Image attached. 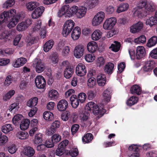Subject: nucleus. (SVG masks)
I'll return each instance as SVG.
<instances>
[{
	"label": "nucleus",
	"mask_w": 157,
	"mask_h": 157,
	"mask_svg": "<svg viewBox=\"0 0 157 157\" xmlns=\"http://www.w3.org/2000/svg\"><path fill=\"white\" fill-rule=\"evenodd\" d=\"M86 109L93 112L95 115L99 114L101 117L105 113V110L102 108H99L97 105L93 102H88L86 105Z\"/></svg>",
	"instance_id": "obj_1"
},
{
	"label": "nucleus",
	"mask_w": 157,
	"mask_h": 157,
	"mask_svg": "<svg viewBox=\"0 0 157 157\" xmlns=\"http://www.w3.org/2000/svg\"><path fill=\"white\" fill-rule=\"evenodd\" d=\"M16 13L14 9H11L8 11H4L0 15V24L4 22H7L10 21L11 16Z\"/></svg>",
	"instance_id": "obj_2"
},
{
	"label": "nucleus",
	"mask_w": 157,
	"mask_h": 157,
	"mask_svg": "<svg viewBox=\"0 0 157 157\" xmlns=\"http://www.w3.org/2000/svg\"><path fill=\"white\" fill-rule=\"evenodd\" d=\"M105 17V13L102 11H100L97 13L92 20V24L94 26H98L101 24Z\"/></svg>",
	"instance_id": "obj_3"
},
{
	"label": "nucleus",
	"mask_w": 157,
	"mask_h": 157,
	"mask_svg": "<svg viewBox=\"0 0 157 157\" xmlns=\"http://www.w3.org/2000/svg\"><path fill=\"white\" fill-rule=\"evenodd\" d=\"M71 14L69 6L68 5L63 6L58 12V15L59 17L63 16L66 18H69Z\"/></svg>",
	"instance_id": "obj_4"
},
{
	"label": "nucleus",
	"mask_w": 157,
	"mask_h": 157,
	"mask_svg": "<svg viewBox=\"0 0 157 157\" xmlns=\"http://www.w3.org/2000/svg\"><path fill=\"white\" fill-rule=\"evenodd\" d=\"M85 48L83 45L79 44L76 46L74 50V55L77 58H81L84 55Z\"/></svg>",
	"instance_id": "obj_5"
},
{
	"label": "nucleus",
	"mask_w": 157,
	"mask_h": 157,
	"mask_svg": "<svg viewBox=\"0 0 157 157\" xmlns=\"http://www.w3.org/2000/svg\"><path fill=\"white\" fill-rule=\"evenodd\" d=\"M32 23L31 20L28 19L25 21L19 23L16 26V29L20 32L23 31L26 29Z\"/></svg>",
	"instance_id": "obj_6"
},
{
	"label": "nucleus",
	"mask_w": 157,
	"mask_h": 157,
	"mask_svg": "<svg viewBox=\"0 0 157 157\" xmlns=\"http://www.w3.org/2000/svg\"><path fill=\"white\" fill-rule=\"evenodd\" d=\"M116 19L115 17H112L106 19L103 25L105 29H110L114 26L116 23Z\"/></svg>",
	"instance_id": "obj_7"
},
{
	"label": "nucleus",
	"mask_w": 157,
	"mask_h": 157,
	"mask_svg": "<svg viewBox=\"0 0 157 157\" xmlns=\"http://www.w3.org/2000/svg\"><path fill=\"white\" fill-rule=\"evenodd\" d=\"M36 71L38 73H40L43 71L45 67L44 63L40 59H36L34 61Z\"/></svg>",
	"instance_id": "obj_8"
},
{
	"label": "nucleus",
	"mask_w": 157,
	"mask_h": 157,
	"mask_svg": "<svg viewBox=\"0 0 157 157\" xmlns=\"http://www.w3.org/2000/svg\"><path fill=\"white\" fill-rule=\"evenodd\" d=\"M15 14L11 16L10 21L9 23L7 25L8 27L10 29L14 27L20 19L21 15L20 14H18L15 15Z\"/></svg>",
	"instance_id": "obj_9"
},
{
	"label": "nucleus",
	"mask_w": 157,
	"mask_h": 157,
	"mask_svg": "<svg viewBox=\"0 0 157 157\" xmlns=\"http://www.w3.org/2000/svg\"><path fill=\"white\" fill-rule=\"evenodd\" d=\"M35 82L36 87L39 89L44 88L46 85L45 80L41 75L37 76L36 77Z\"/></svg>",
	"instance_id": "obj_10"
},
{
	"label": "nucleus",
	"mask_w": 157,
	"mask_h": 157,
	"mask_svg": "<svg viewBox=\"0 0 157 157\" xmlns=\"http://www.w3.org/2000/svg\"><path fill=\"white\" fill-rule=\"evenodd\" d=\"M143 23L139 21L130 27V31L133 33L139 32L143 29Z\"/></svg>",
	"instance_id": "obj_11"
},
{
	"label": "nucleus",
	"mask_w": 157,
	"mask_h": 157,
	"mask_svg": "<svg viewBox=\"0 0 157 157\" xmlns=\"http://www.w3.org/2000/svg\"><path fill=\"white\" fill-rule=\"evenodd\" d=\"M128 150L131 151V154L129 155L130 157H138L140 154L138 151L139 149L137 145L132 144L128 147Z\"/></svg>",
	"instance_id": "obj_12"
},
{
	"label": "nucleus",
	"mask_w": 157,
	"mask_h": 157,
	"mask_svg": "<svg viewBox=\"0 0 157 157\" xmlns=\"http://www.w3.org/2000/svg\"><path fill=\"white\" fill-rule=\"evenodd\" d=\"M86 70L85 66L82 63H79L76 68V73L78 76H82L85 75Z\"/></svg>",
	"instance_id": "obj_13"
},
{
	"label": "nucleus",
	"mask_w": 157,
	"mask_h": 157,
	"mask_svg": "<svg viewBox=\"0 0 157 157\" xmlns=\"http://www.w3.org/2000/svg\"><path fill=\"white\" fill-rule=\"evenodd\" d=\"M68 107L67 101L65 99H62L59 101L57 105L58 110L60 111H63L66 110Z\"/></svg>",
	"instance_id": "obj_14"
},
{
	"label": "nucleus",
	"mask_w": 157,
	"mask_h": 157,
	"mask_svg": "<svg viewBox=\"0 0 157 157\" xmlns=\"http://www.w3.org/2000/svg\"><path fill=\"white\" fill-rule=\"evenodd\" d=\"M44 9V7L42 6L36 8L32 13V17L33 19H36L39 17L41 15Z\"/></svg>",
	"instance_id": "obj_15"
},
{
	"label": "nucleus",
	"mask_w": 157,
	"mask_h": 157,
	"mask_svg": "<svg viewBox=\"0 0 157 157\" xmlns=\"http://www.w3.org/2000/svg\"><path fill=\"white\" fill-rule=\"evenodd\" d=\"M136 50V56L137 59H140L145 56V49L144 47L139 46L137 47Z\"/></svg>",
	"instance_id": "obj_16"
},
{
	"label": "nucleus",
	"mask_w": 157,
	"mask_h": 157,
	"mask_svg": "<svg viewBox=\"0 0 157 157\" xmlns=\"http://www.w3.org/2000/svg\"><path fill=\"white\" fill-rule=\"evenodd\" d=\"M112 90L111 88H108L105 90L103 94V100L106 103L109 102L111 98Z\"/></svg>",
	"instance_id": "obj_17"
},
{
	"label": "nucleus",
	"mask_w": 157,
	"mask_h": 157,
	"mask_svg": "<svg viewBox=\"0 0 157 157\" xmlns=\"http://www.w3.org/2000/svg\"><path fill=\"white\" fill-rule=\"evenodd\" d=\"M27 62L26 59L21 57L16 59L13 63V66L15 67H19L23 66Z\"/></svg>",
	"instance_id": "obj_18"
},
{
	"label": "nucleus",
	"mask_w": 157,
	"mask_h": 157,
	"mask_svg": "<svg viewBox=\"0 0 157 157\" xmlns=\"http://www.w3.org/2000/svg\"><path fill=\"white\" fill-rule=\"evenodd\" d=\"M155 62L153 60H149L145 62V65L143 67V70L145 72L150 71L153 68Z\"/></svg>",
	"instance_id": "obj_19"
},
{
	"label": "nucleus",
	"mask_w": 157,
	"mask_h": 157,
	"mask_svg": "<svg viewBox=\"0 0 157 157\" xmlns=\"http://www.w3.org/2000/svg\"><path fill=\"white\" fill-rule=\"evenodd\" d=\"M97 80L99 86H104L106 82V78L105 75L101 73L98 74L97 77Z\"/></svg>",
	"instance_id": "obj_20"
},
{
	"label": "nucleus",
	"mask_w": 157,
	"mask_h": 157,
	"mask_svg": "<svg viewBox=\"0 0 157 157\" xmlns=\"http://www.w3.org/2000/svg\"><path fill=\"white\" fill-rule=\"evenodd\" d=\"M97 44L95 41H91L87 44V49L88 51L90 52H94L97 50Z\"/></svg>",
	"instance_id": "obj_21"
},
{
	"label": "nucleus",
	"mask_w": 157,
	"mask_h": 157,
	"mask_svg": "<svg viewBox=\"0 0 157 157\" xmlns=\"http://www.w3.org/2000/svg\"><path fill=\"white\" fill-rule=\"evenodd\" d=\"M81 34L80 28L78 27H75L72 31L71 37L74 40H77Z\"/></svg>",
	"instance_id": "obj_22"
},
{
	"label": "nucleus",
	"mask_w": 157,
	"mask_h": 157,
	"mask_svg": "<svg viewBox=\"0 0 157 157\" xmlns=\"http://www.w3.org/2000/svg\"><path fill=\"white\" fill-rule=\"evenodd\" d=\"M114 65L111 63H108L106 64L104 68L105 72L108 74H111L113 72Z\"/></svg>",
	"instance_id": "obj_23"
},
{
	"label": "nucleus",
	"mask_w": 157,
	"mask_h": 157,
	"mask_svg": "<svg viewBox=\"0 0 157 157\" xmlns=\"http://www.w3.org/2000/svg\"><path fill=\"white\" fill-rule=\"evenodd\" d=\"M70 100L71 102V104L74 108H76L79 104V101L75 95H72L70 98Z\"/></svg>",
	"instance_id": "obj_24"
},
{
	"label": "nucleus",
	"mask_w": 157,
	"mask_h": 157,
	"mask_svg": "<svg viewBox=\"0 0 157 157\" xmlns=\"http://www.w3.org/2000/svg\"><path fill=\"white\" fill-rule=\"evenodd\" d=\"M74 72V69L71 67H66L64 70V77L67 78H71Z\"/></svg>",
	"instance_id": "obj_25"
},
{
	"label": "nucleus",
	"mask_w": 157,
	"mask_h": 157,
	"mask_svg": "<svg viewBox=\"0 0 157 157\" xmlns=\"http://www.w3.org/2000/svg\"><path fill=\"white\" fill-rule=\"evenodd\" d=\"M87 11L86 8L84 6H82L78 9L76 15L78 18H81L84 17Z\"/></svg>",
	"instance_id": "obj_26"
},
{
	"label": "nucleus",
	"mask_w": 157,
	"mask_h": 157,
	"mask_svg": "<svg viewBox=\"0 0 157 157\" xmlns=\"http://www.w3.org/2000/svg\"><path fill=\"white\" fill-rule=\"evenodd\" d=\"M130 91L132 94H136L139 95L141 93V88L139 86L135 85L132 86L130 89Z\"/></svg>",
	"instance_id": "obj_27"
},
{
	"label": "nucleus",
	"mask_w": 157,
	"mask_h": 157,
	"mask_svg": "<svg viewBox=\"0 0 157 157\" xmlns=\"http://www.w3.org/2000/svg\"><path fill=\"white\" fill-rule=\"evenodd\" d=\"M38 98L36 97H33L30 99L27 103V105L32 108L36 106L38 103Z\"/></svg>",
	"instance_id": "obj_28"
},
{
	"label": "nucleus",
	"mask_w": 157,
	"mask_h": 157,
	"mask_svg": "<svg viewBox=\"0 0 157 157\" xmlns=\"http://www.w3.org/2000/svg\"><path fill=\"white\" fill-rule=\"evenodd\" d=\"M30 122V121L29 119H25L23 120L20 124V129L23 130L27 129L29 127Z\"/></svg>",
	"instance_id": "obj_29"
},
{
	"label": "nucleus",
	"mask_w": 157,
	"mask_h": 157,
	"mask_svg": "<svg viewBox=\"0 0 157 157\" xmlns=\"http://www.w3.org/2000/svg\"><path fill=\"white\" fill-rule=\"evenodd\" d=\"M101 37V32L99 30L94 31L91 35L92 39L94 40H98Z\"/></svg>",
	"instance_id": "obj_30"
},
{
	"label": "nucleus",
	"mask_w": 157,
	"mask_h": 157,
	"mask_svg": "<svg viewBox=\"0 0 157 157\" xmlns=\"http://www.w3.org/2000/svg\"><path fill=\"white\" fill-rule=\"evenodd\" d=\"M24 152L25 155L31 157L34 155L35 150L33 148L29 146L25 148Z\"/></svg>",
	"instance_id": "obj_31"
},
{
	"label": "nucleus",
	"mask_w": 157,
	"mask_h": 157,
	"mask_svg": "<svg viewBox=\"0 0 157 157\" xmlns=\"http://www.w3.org/2000/svg\"><path fill=\"white\" fill-rule=\"evenodd\" d=\"M14 128L13 125L11 124H6L2 127V131L5 133H7L12 131Z\"/></svg>",
	"instance_id": "obj_32"
},
{
	"label": "nucleus",
	"mask_w": 157,
	"mask_h": 157,
	"mask_svg": "<svg viewBox=\"0 0 157 157\" xmlns=\"http://www.w3.org/2000/svg\"><path fill=\"white\" fill-rule=\"evenodd\" d=\"M54 44V41L51 40L47 41L44 46V50L45 52H47L50 50Z\"/></svg>",
	"instance_id": "obj_33"
},
{
	"label": "nucleus",
	"mask_w": 157,
	"mask_h": 157,
	"mask_svg": "<svg viewBox=\"0 0 157 157\" xmlns=\"http://www.w3.org/2000/svg\"><path fill=\"white\" fill-rule=\"evenodd\" d=\"M157 43V36H154L151 37L148 41L147 46L150 48L155 46Z\"/></svg>",
	"instance_id": "obj_34"
},
{
	"label": "nucleus",
	"mask_w": 157,
	"mask_h": 157,
	"mask_svg": "<svg viewBox=\"0 0 157 157\" xmlns=\"http://www.w3.org/2000/svg\"><path fill=\"white\" fill-rule=\"evenodd\" d=\"M93 138V135L90 133H88L82 138V140L84 143H88L91 141Z\"/></svg>",
	"instance_id": "obj_35"
},
{
	"label": "nucleus",
	"mask_w": 157,
	"mask_h": 157,
	"mask_svg": "<svg viewBox=\"0 0 157 157\" xmlns=\"http://www.w3.org/2000/svg\"><path fill=\"white\" fill-rule=\"evenodd\" d=\"M146 23L147 25L151 26L157 23V17L152 16L147 19Z\"/></svg>",
	"instance_id": "obj_36"
},
{
	"label": "nucleus",
	"mask_w": 157,
	"mask_h": 157,
	"mask_svg": "<svg viewBox=\"0 0 157 157\" xmlns=\"http://www.w3.org/2000/svg\"><path fill=\"white\" fill-rule=\"evenodd\" d=\"M128 8V5L127 3L121 4L117 6V12L120 13L126 11Z\"/></svg>",
	"instance_id": "obj_37"
},
{
	"label": "nucleus",
	"mask_w": 157,
	"mask_h": 157,
	"mask_svg": "<svg viewBox=\"0 0 157 157\" xmlns=\"http://www.w3.org/2000/svg\"><path fill=\"white\" fill-rule=\"evenodd\" d=\"M138 98L135 96L130 97L127 101V104L129 106H132L136 104L138 101Z\"/></svg>",
	"instance_id": "obj_38"
},
{
	"label": "nucleus",
	"mask_w": 157,
	"mask_h": 157,
	"mask_svg": "<svg viewBox=\"0 0 157 157\" xmlns=\"http://www.w3.org/2000/svg\"><path fill=\"white\" fill-rule=\"evenodd\" d=\"M43 117L46 120L51 121L52 120L54 116L53 113L49 111H45L44 113Z\"/></svg>",
	"instance_id": "obj_39"
},
{
	"label": "nucleus",
	"mask_w": 157,
	"mask_h": 157,
	"mask_svg": "<svg viewBox=\"0 0 157 157\" xmlns=\"http://www.w3.org/2000/svg\"><path fill=\"white\" fill-rule=\"evenodd\" d=\"M42 135L39 133L36 134L33 141L34 144H38L42 142Z\"/></svg>",
	"instance_id": "obj_40"
},
{
	"label": "nucleus",
	"mask_w": 157,
	"mask_h": 157,
	"mask_svg": "<svg viewBox=\"0 0 157 157\" xmlns=\"http://www.w3.org/2000/svg\"><path fill=\"white\" fill-rule=\"evenodd\" d=\"M17 137L21 140H25L28 137V134L27 132L19 131L16 134Z\"/></svg>",
	"instance_id": "obj_41"
},
{
	"label": "nucleus",
	"mask_w": 157,
	"mask_h": 157,
	"mask_svg": "<svg viewBox=\"0 0 157 157\" xmlns=\"http://www.w3.org/2000/svg\"><path fill=\"white\" fill-rule=\"evenodd\" d=\"M120 44L119 42L115 41L114 44H111L109 48H111L112 50L113 51L117 52L120 49Z\"/></svg>",
	"instance_id": "obj_42"
},
{
	"label": "nucleus",
	"mask_w": 157,
	"mask_h": 157,
	"mask_svg": "<svg viewBox=\"0 0 157 157\" xmlns=\"http://www.w3.org/2000/svg\"><path fill=\"white\" fill-rule=\"evenodd\" d=\"M39 5L38 3L33 2L28 3L27 5V8L29 10H33Z\"/></svg>",
	"instance_id": "obj_43"
},
{
	"label": "nucleus",
	"mask_w": 157,
	"mask_h": 157,
	"mask_svg": "<svg viewBox=\"0 0 157 157\" xmlns=\"http://www.w3.org/2000/svg\"><path fill=\"white\" fill-rule=\"evenodd\" d=\"M23 116L21 114H18L15 115L14 117L12 119L13 124L15 125H17L20 122Z\"/></svg>",
	"instance_id": "obj_44"
},
{
	"label": "nucleus",
	"mask_w": 157,
	"mask_h": 157,
	"mask_svg": "<svg viewBox=\"0 0 157 157\" xmlns=\"http://www.w3.org/2000/svg\"><path fill=\"white\" fill-rule=\"evenodd\" d=\"M79 117L82 121H86L89 118V114L88 113H81V111H79Z\"/></svg>",
	"instance_id": "obj_45"
},
{
	"label": "nucleus",
	"mask_w": 157,
	"mask_h": 157,
	"mask_svg": "<svg viewBox=\"0 0 157 157\" xmlns=\"http://www.w3.org/2000/svg\"><path fill=\"white\" fill-rule=\"evenodd\" d=\"M134 41L138 44H144L146 42V37L144 35H141L140 37L135 39Z\"/></svg>",
	"instance_id": "obj_46"
},
{
	"label": "nucleus",
	"mask_w": 157,
	"mask_h": 157,
	"mask_svg": "<svg viewBox=\"0 0 157 157\" xmlns=\"http://www.w3.org/2000/svg\"><path fill=\"white\" fill-rule=\"evenodd\" d=\"M105 62V59L103 57H100L96 60V64L98 67H101L104 64Z\"/></svg>",
	"instance_id": "obj_47"
},
{
	"label": "nucleus",
	"mask_w": 157,
	"mask_h": 157,
	"mask_svg": "<svg viewBox=\"0 0 157 157\" xmlns=\"http://www.w3.org/2000/svg\"><path fill=\"white\" fill-rule=\"evenodd\" d=\"M14 0H8L3 5V7L4 8L7 9L13 6L15 4Z\"/></svg>",
	"instance_id": "obj_48"
},
{
	"label": "nucleus",
	"mask_w": 157,
	"mask_h": 157,
	"mask_svg": "<svg viewBox=\"0 0 157 157\" xmlns=\"http://www.w3.org/2000/svg\"><path fill=\"white\" fill-rule=\"evenodd\" d=\"M95 79L93 77L90 78L87 81V85L90 88L93 87L96 84Z\"/></svg>",
	"instance_id": "obj_49"
},
{
	"label": "nucleus",
	"mask_w": 157,
	"mask_h": 157,
	"mask_svg": "<svg viewBox=\"0 0 157 157\" xmlns=\"http://www.w3.org/2000/svg\"><path fill=\"white\" fill-rule=\"evenodd\" d=\"M61 136L58 134H55L52 137V140L54 143H56L61 140Z\"/></svg>",
	"instance_id": "obj_50"
},
{
	"label": "nucleus",
	"mask_w": 157,
	"mask_h": 157,
	"mask_svg": "<svg viewBox=\"0 0 157 157\" xmlns=\"http://www.w3.org/2000/svg\"><path fill=\"white\" fill-rule=\"evenodd\" d=\"M52 63L53 64H56L58 63V55L56 52H54L50 56Z\"/></svg>",
	"instance_id": "obj_51"
},
{
	"label": "nucleus",
	"mask_w": 157,
	"mask_h": 157,
	"mask_svg": "<svg viewBox=\"0 0 157 157\" xmlns=\"http://www.w3.org/2000/svg\"><path fill=\"white\" fill-rule=\"evenodd\" d=\"M86 98V94L84 93H81L78 96V99L81 103H83L85 101Z\"/></svg>",
	"instance_id": "obj_52"
},
{
	"label": "nucleus",
	"mask_w": 157,
	"mask_h": 157,
	"mask_svg": "<svg viewBox=\"0 0 157 157\" xmlns=\"http://www.w3.org/2000/svg\"><path fill=\"white\" fill-rule=\"evenodd\" d=\"M8 149V151L11 154L14 153L17 150L16 145L14 144H12L9 146Z\"/></svg>",
	"instance_id": "obj_53"
},
{
	"label": "nucleus",
	"mask_w": 157,
	"mask_h": 157,
	"mask_svg": "<svg viewBox=\"0 0 157 157\" xmlns=\"http://www.w3.org/2000/svg\"><path fill=\"white\" fill-rule=\"evenodd\" d=\"M15 91L14 90H11L9 91L3 97V99L7 101L14 94Z\"/></svg>",
	"instance_id": "obj_54"
},
{
	"label": "nucleus",
	"mask_w": 157,
	"mask_h": 157,
	"mask_svg": "<svg viewBox=\"0 0 157 157\" xmlns=\"http://www.w3.org/2000/svg\"><path fill=\"white\" fill-rule=\"evenodd\" d=\"M72 29L69 28L64 25L62 34L64 36L66 37L70 33Z\"/></svg>",
	"instance_id": "obj_55"
},
{
	"label": "nucleus",
	"mask_w": 157,
	"mask_h": 157,
	"mask_svg": "<svg viewBox=\"0 0 157 157\" xmlns=\"http://www.w3.org/2000/svg\"><path fill=\"white\" fill-rule=\"evenodd\" d=\"M13 81L12 77L10 75H8L6 78L4 82V85L5 86H8L12 83Z\"/></svg>",
	"instance_id": "obj_56"
},
{
	"label": "nucleus",
	"mask_w": 157,
	"mask_h": 157,
	"mask_svg": "<svg viewBox=\"0 0 157 157\" xmlns=\"http://www.w3.org/2000/svg\"><path fill=\"white\" fill-rule=\"evenodd\" d=\"M58 93L55 90H50L48 93L49 97L52 99L57 98Z\"/></svg>",
	"instance_id": "obj_57"
},
{
	"label": "nucleus",
	"mask_w": 157,
	"mask_h": 157,
	"mask_svg": "<svg viewBox=\"0 0 157 157\" xmlns=\"http://www.w3.org/2000/svg\"><path fill=\"white\" fill-rule=\"evenodd\" d=\"M85 60L88 62H93L95 59V57L92 54H87L85 56Z\"/></svg>",
	"instance_id": "obj_58"
},
{
	"label": "nucleus",
	"mask_w": 157,
	"mask_h": 157,
	"mask_svg": "<svg viewBox=\"0 0 157 157\" xmlns=\"http://www.w3.org/2000/svg\"><path fill=\"white\" fill-rule=\"evenodd\" d=\"M14 50L12 48H6L3 50L2 55L7 56L12 54L14 52Z\"/></svg>",
	"instance_id": "obj_59"
},
{
	"label": "nucleus",
	"mask_w": 157,
	"mask_h": 157,
	"mask_svg": "<svg viewBox=\"0 0 157 157\" xmlns=\"http://www.w3.org/2000/svg\"><path fill=\"white\" fill-rule=\"evenodd\" d=\"M64 25L73 29L75 25V23L72 20H69L65 22Z\"/></svg>",
	"instance_id": "obj_60"
},
{
	"label": "nucleus",
	"mask_w": 157,
	"mask_h": 157,
	"mask_svg": "<svg viewBox=\"0 0 157 157\" xmlns=\"http://www.w3.org/2000/svg\"><path fill=\"white\" fill-rule=\"evenodd\" d=\"M19 107V103L17 102H15L11 104L9 106V110L10 111H12L13 109H15V110H17L18 109Z\"/></svg>",
	"instance_id": "obj_61"
},
{
	"label": "nucleus",
	"mask_w": 157,
	"mask_h": 157,
	"mask_svg": "<svg viewBox=\"0 0 157 157\" xmlns=\"http://www.w3.org/2000/svg\"><path fill=\"white\" fill-rule=\"evenodd\" d=\"M78 9V7L76 6H73L69 8L70 12L71 13L70 17L74 14H77Z\"/></svg>",
	"instance_id": "obj_62"
},
{
	"label": "nucleus",
	"mask_w": 157,
	"mask_h": 157,
	"mask_svg": "<svg viewBox=\"0 0 157 157\" xmlns=\"http://www.w3.org/2000/svg\"><path fill=\"white\" fill-rule=\"evenodd\" d=\"M8 138L6 136L3 135L0 137V145H2L6 144L8 141Z\"/></svg>",
	"instance_id": "obj_63"
},
{
	"label": "nucleus",
	"mask_w": 157,
	"mask_h": 157,
	"mask_svg": "<svg viewBox=\"0 0 157 157\" xmlns=\"http://www.w3.org/2000/svg\"><path fill=\"white\" fill-rule=\"evenodd\" d=\"M41 25V21H38L36 23L34 27L32 29V30L34 32L38 31L40 29Z\"/></svg>",
	"instance_id": "obj_64"
}]
</instances>
